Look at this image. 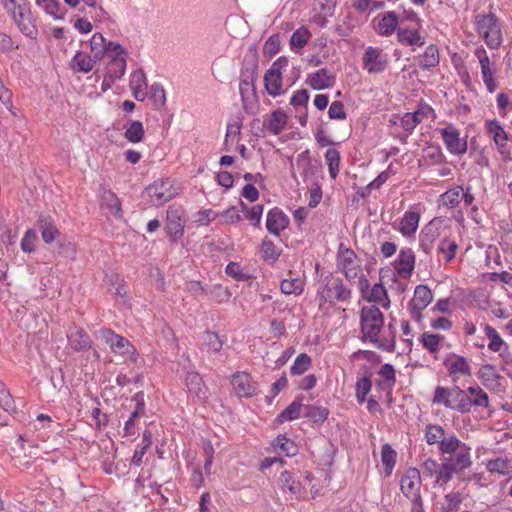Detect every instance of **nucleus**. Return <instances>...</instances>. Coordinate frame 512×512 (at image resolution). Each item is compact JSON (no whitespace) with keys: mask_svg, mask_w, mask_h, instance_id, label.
Listing matches in <instances>:
<instances>
[{"mask_svg":"<svg viewBox=\"0 0 512 512\" xmlns=\"http://www.w3.org/2000/svg\"><path fill=\"white\" fill-rule=\"evenodd\" d=\"M99 333L101 339L110 346L114 353L120 355H130V359L133 362L136 361V349L128 339L116 334L111 329H101Z\"/></svg>","mask_w":512,"mask_h":512,"instance_id":"6","label":"nucleus"},{"mask_svg":"<svg viewBox=\"0 0 512 512\" xmlns=\"http://www.w3.org/2000/svg\"><path fill=\"white\" fill-rule=\"evenodd\" d=\"M356 258V254L351 249L346 248L339 251L338 264L349 282H355L360 272V265Z\"/></svg>","mask_w":512,"mask_h":512,"instance_id":"11","label":"nucleus"},{"mask_svg":"<svg viewBox=\"0 0 512 512\" xmlns=\"http://www.w3.org/2000/svg\"><path fill=\"white\" fill-rule=\"evenodd\" d=\"M98 60L99 59H95L94 56L91 57L86 53L77 52L73 58V67L80 72L88 73L94 68L95 63Z\"/></svg>","mask_w":512,"mask_h":512,"instance_id":"35","label":"nucleus"},{"mask_svg":"<svg viewBox=\"0 0 512 512\" xmlns=\"http://www.w3.org/2000/svg\"><path fill=\"white\" fill-rule=\"evenodd\" d=\"M329 415V410L325 407L305 405L303 407V416L314 421L323 423Z\"/></svg>","mask_w":512,"mask_h":512,"instance_id":"37","label":"nucleus"},{"mask_svg":"<svg viewBox=\"0 0 512 512\" xmlns=\"http://www.w3.org/2000/svg\"><path fill=\"white\" fill-rule=\"evenodd\" d=\"M360 324L364 338H368L381 349L390 352L394 351L395 331L391 323L388 325L389 330L392 332L391 339H379V333L384 324L383 315L379 308L376 306L363 307L360 313Z\"/></svg>","mask_w":512,"mask_h":512,"instance_id":"1","label":"nucleus"},{"mask_svg":"<svg viewBox=\"0 0 512 512\" xmlns=\"http://www.w3.org/2000/svg\"><path fill=\"white\" fill-rule=\"evenodd\" d=\"M397 38L402 45L423 46L425 44L417 29H398Z\"/></svg>","mask_w":512,"mask_h":512,"instance_id":"31","label":"nucleus"},{"mask_svg":"<svg viewBox=\"0 0 512 512\" xmlns=\"http://www.w3.org/2000/svg\"><path fill=\"white\" fill-rule=\"evenodd\" d=\"M106 40L100 33H95L90 40V49L95 59H101L105 54Z\"/></svg>","mask_w":512,"mask_h":512,"instance_id":"50","label":"nucleus"},{"mask_svg":"<svg viewBox=\"0 0 512 512\" xmlns=\"http://www.w3.org/2000/svg\"><path fill=\"white\" fill-rule=\"evenodd\" d=\"M296 167L304 180L316 173L317 166L313 163L309 150H305L297 155Z\"/></svg>","mask_w":512,"mask_h":512,"instance_id":"26","label":"nucleus"},{"mask_svg":"<svg viewBox=\"0 0 512 512\" xmlns=\"http://www.w3.org/2000/svg\"><path fill=\"white\" fill-rule=\"evenodd\" d=\"M281 291L284 294H301L304 288V283L301 279H284L280 284Z\"/></svg>","mask_w":512,"mask_h":512,"instance_id":"48","label":"nucleus"},{"mask_svg":"<svg viewBox=\"0 0 512 512\" xmlns=\"http://www.w3.org/2000/svg\"><path fill=\"white\" fill-rule=\"evenodd\" d=\"M185 221L181 217L180 208L169 207L167 210L166 231L172 240L182 237Z\"/></svg>","mask_w":512,"mask_h":512,"instance_id":"14","label":"nucleus"},{"mask_svg":"<svg viewBox=\"0 0 512 512\" xmlns=\"http://www.w3.org/2000/svg\"><path fill=\"white\" fill-rule=\"evenodd\" d=\"M255 70L256 64L254 63L251 68H245L241 72L239 91L243 101L249 91H254V81L256 79Z\"/></svg>","mask_w":512,"mask_h":512,"instance_id":"28","label":"nucleus"},{"mask_svg":"<svg viewBox=\"0 0 512 512\" xmlns=\"http://www.w3.org/2000/svg\"><path fill=\"white\" fill-rule=\"evenodd\" d=\"M289 223L287 216L279 209H272L267 214L266 228L275 235L284 230Z\"/></svg>","mask_w":512,"mask_h":512,"instance_id":"19","label":"nucleus"},{"mask_svg":"<svg viewBox=\"0 0 512 512\" xmlns=\"http://www.w3.org/2000/svg\"><path fill=\"white\" fill-rule=\"evenodd\" d=\"M38 241V235L35 230L29 229L26 231L24 237L21 240L20 246L24 253H32L35 251L36 243Z\"/></svg>","mask_w":512,"mask_h":512,"instance_id":"56","label":"nucleus"},{"mask_svg":"<svg viewBox=\"0 0 512 512\" xmlns=\"http://www.w3.org/2000/svg\"><path fill=\"white\" fill-rule=\"evenodd\" d=\"M433 402L443 404L445 407L461 413L469 412L472 407V399L459 387H437Z\"/></svg>","mask_w":512,"mask_h":512,"instance_id":"2","label":"nucleus"},{"mask_svg":"<svg viewBox=\"0 0 512 512\" xmlns=\"http://www.w3.org/2000/svg\"><path fill=\"white\" fill-rule=\"evenodd\" d=\"M421 476L417 468H409L400 480L402 493L415 504L420 503Z\"/></svg>","mask_w":512,"mask_h":512,"instance_id":"7","label":"nucleus"},{"mask_svg":"<svg viewBox=\"0 0 512 512\" xmlns=\"http://www.w3.org/2000/svg\"><path fill=\"white\" fill-rule=\"evenodd\" d=\"M478 33L490 49H497L502 43V32L495 14H478L475 16Z\"/></svg>","mask_w":512,"mask_h":512,"instance_id":"3","label":"nucleus"},{"mask_svg":"<svg viewBox=\"0 0 512 512\" xmlns=\"http://www.w3.org/2000/svg\"><path fill=\"white\" fill-rule=\"evenodd\" d=\"M279 484L283 492L288 491L291 495L297 496L301 490V483L296 480L292 473L284 471L279 477Z\"/></svg>","mask_w":512,"mask_h":512,"instance_id":"33","label":"nucleus"},{"mask_svg":"<svg viewBox=\"0 0 512 512\" xmlns=\"http://www.w3.org/2000/svg\"><path fill=\"white\" fill-rule=\"evenodd\" d=\"M225 272L236 280L244 281L249 278V276L243 272L241 266L236 262H230L226 266Z\"/></svg>","mask_w":512,"mask_h":512,"instance_id":"64","label":"nucleus"},{"mask_svg":"<svg viewBox=\"0 0 512 512\" xmlns=\"http://www.w3.org/2000/svg\"><path fill=\"white\" fill-rule=\"evenodd\" d=\"M445 436V431L440 425H428L426 426L425 438L428 444L439 443Z\"/></svg>","mask_w":512,"mask_h":512,"instance_id":"54","label":"nucleus"},{"mask_svg":"<svg viewBox=\"0 0 512 512\" xmlns=\"http://www.w3.org/2000/svg\"><path fill=\"white\" fill-rule=\"evenodd\" d=\"M351 291L347 289L342 279L333 278L326 285V297L337 301H346L350 298Z\"/></svg>","mask_w":512,"mask_h":512,"instance_id":"20","label":"nucleus"},{"mask_svg":"<svg viewBox=\"0 0 512 512\" xmlns=\"http://www.w3.org/2000/svg\"><path fill=\"white\" fill-rule=\"evenodd\" d=\"M396 456V451L389 444L383 445L381 450V460L385 466V472L387 475L391 474L392 469L395 466Z\"/></svg>","mask_w":512,"mask_h":512,"instance_id":"43","label":"nucleus"},{"mask_svg":"<svg viewBox=\"0 0 512 512\" xmlns=\"http://www.w3.org/2000/svg\"><path fill=\"white\" fill-rule=\"evenodd\" d=\"M126 69V59L125 55H117L112 56L111 60L107 65L106 79H110L111 81H115L116 79H120Z\"/></svg>","mask_w":512,"mask_h":512,"instance_id":"25","label":"nucleus"},{"mask_svg":"<svg viewBox=\"0 0 512 512\" xmlns=\"http://www.w3.org/2000/svg\"><path fill=\"white\" fill-rule=\"evenodd\" d=\"M420 214L416 211H406L403 218L400 221L399 231L405 235L409 236L414 234L419 226Z\"/></svg>","mask_w":512,"mask_h":512,"instance_id":"24","label":"nucleus"},{"mask_svg":"<svg viewBox=\"0 0 512 512\" xmlns=\"http://www.w3.org/2000/svg\"><path fill=\"white\" fill-rule=\"evenodd\" d=\"M310 366L311 358L307 354L301 353L296 357L294 364L291 367V374L301 375L306 372Z\"/></svg>","mask_w":512,"mask_h":512,"instance_id":"55","label":"nucleus"},{"mask_svg":"<svg viewBox=\"0 0 512 512\" xmlns=\"http://www.w3.org/2000/svg\"><path fill=\"white\" fill-rule=\"evenodd\" d=\"M437 236V229L433 226L432 222L422 230L420 234V247L426 254H429L433 249V244Z\"/></svg>","mask_w":512,"mask_h":512,"instance_id":"32","label":"nucleus"},{"mask_svg":"<svg viewBox=\"0 0 512 512\" xmlns=\"http://www.w3.org/2000/svg\"><path fill=\"white\" fill-rule=\"evenodd\" d=\"M475 55L479 60L481 74L487 90L493 93L497 88V83L494 80L495 69H493L491 61L483 47L475 50Z\"/></svg>","mask_w":512,"mask_h":512,"instance_id":"12","label":"nucleus"},{"mask_svg":"<svg viewBox=\"0 0 512 512\" xmlns=\"http://www.w3.org/2000/svg\"><path fill=\"white\" fill-rule=\"evenodd\" d=\"M377 34L388 37L394 33L398 26V17L395 12H386L373 20Z\"/></svg>","mask_w":512,"mask_h":512,"instance_id":"16","label":"nucleus"},{"mask_svg":"<svg viewBox=\"0 0 512 512\" xmlns=\"http://www.w3.org/2000/svg\"><path fill=\"white\" fill-rule=\"evenodd\" d=\"M69 347L75 352L85 351L91 348L92 340L88 333L78 327H72L67 332Z\"/></svg>","mask_w":512,"mask_h":512,"instance_id":"15","label":"nucleus"},{"mask_svg":"<svg viewBox=\"0 0 512 512\" xmlns=\"http://www.w3.org/2000/svg\"><path fill=\"white\" fill-rule=\"evenodd\" d=\"M461 192H463V188L458 186L454 189H450L441 195V200L443 205L448 208L456 207L461 200Z\"/></svg>","mask_w":512,"mask_h":512,"instance_id":"49","label":"nucleus"},{"mask_svg":"<svg viewBox=\"0 0 512 512\" xmlns=\"http://www.w3.org/2000/svg\"><path fill=\"white\" fill-rule=\"evenodd\" d=\"M304 405L300 401H293L287 408H285L279 415L278 420L280 422L284 421H292L297 419L301 411L303 410Z\"/></svg>","mask_w":512,"mask_h":512,"instance_id":"42","label":"nucleus"},{"mask_svg":"<svg viewBox=\"0 0 512 512\" xmlns=\"http://www.w3.org/2000/svg\"><path fill=\"white\" fill-rule=\"evenodd\" d=\"M202 340L208 351L213 353H218L223 346V341L219 338L218 334L212 331H206L202 336Z\"/></svg>","mask_w":512,"mask_h":512,"instance_id":"47","label":"nucleus"},{"mask_svg":"<svg viewBox=\"0 0 512 512\" xmlns=\"http://www.w3.org/2000/svg\"><path fill=\"white\" fill-rule=\"evenodd\" d=\"M307 83L314 90H324L335 84V77L326 68H322L309 75Z\"/></svg>","mask_w":512,"mask_h":512,"instance_id":"18","label":"nucleus"},{"mask_svg":"<svg viewBox=\"0 0 512 512\" xmlns=\"http://www.w3.org/2000/svg\"><path fill=\"white\" fill-rule=\"evenodd\" d=\"M101 203L102 206L110 211V213L114 214L115 216H121V203L116 194L112 191L103 190L101 194Z\"/></svg>","mask_w":512,"mask_h":512,"instance_id":"34","label":"nucleus"},{"mask_svg":"<svg viewBox=\"0 0 512 512\" xmlns=\"http://www.w3.org/2000/svg\"><path fill=\"white\" fill-rule=\"evenodd\" d=\"M458 245L454 240L443 238L437 247V253L444 256L446 263L451 262L455 258Z\"/></svg>","mask_w":512,"mask_h":512,"instance_id":"39","label":"nucleus"},{"mask_svg":"<svg viewBox=\"0 0 512 512\" xmlns=\"http://www.w3.org/2000/svg\"><path fill=\"white\" fill-rule=\"evenodd\" d=\"M130 86L136 100L143 101L146 98L147 82L145 73L142 70H138L132 74Z\"/></svg>","mask_w":512,"mask_h":512,"instance_id":"22","label":"nucleus"},{"mask_svg":"<svg viewBox=\"0 0 512 512\" xmlns=\"http://www.w3.org/2000/svg\"><path fill=\"white\" fill-rule=\"evenodd\" d=\"M288 65L286 57H279L264 75V85L267 93L276 97L282 94V70Z\"/></svg>","mask_w":512,"mask_h":512,"instance_id":"5","label":"nucleus"},{"mask_svg":"<svg viewBox=\"0 0 512 512\" xmlns=\"http://www.w3.org/2000/svg\"><path fill=\"white\" fill-rule=\"evenodd\" d=\"M479 376L486 387L496 388L499 386L500 377L492 365H483L479 370Z\"/></svg>","mask_w":512,"mask_h":512,"instance_id":"36","label":"nucleus"},{"mask_svg":"<svg viewBox=\"0 0 512 512\" xmlns=\"http://www.w3.org/2000/svg\"><path fill=\"white\" fill-rule=\"evenodd\" d=\"M488 131L493 136L497 146L504 147L507 141V134L497 121L488 123Z\"/></svg>","mask_w":512,"mask_h":512,"instance_id":"51","label":"nucleus"},{"mask_svg":"<svg viewBox=\"0 0 512 512\" xmlns=\"http://www.w3.org/2000/svg\"><path fill=\"white\" fill-rule=\"evenodd\" d=\"M440 62L439 50L436 45L426 47L423 55L419 56V66L424 70H430L438 66Z\"/></svg>","mask_w":512,"mask_h":512,"instance_id":"27","label":"nucleus"},{"mask_svg":"<svg viewBox=\"0 0 512 512\" xmlns=\"http://www.w3.org/2000/svg\"><path fill=\"white\" fill-rule=\"evenodd\" d=\"M447 150L455 155L464 154L467 150V142L460 137L459 130L452 124L439 129Z\"/></svg>","mask_w":512,"mask_h":512,"instance_id":"9","label":"nucleus"},{"mask_svg":"<svg viewBox=\"0 0 512 512\" xmlns=\"http://www.w3.org/2000/svg\"><path fill=\"white\" fill-rule=\"evenodd\" d=\"M442 339L443 336L425 332L421 335L420 341L423 347L426 348L430 353H436L440 349V341Z\"/></svg>","mask_w":512,"mask_h":512,"instance_id":"45","label":"nucleus"},{"mask_svg":"<svg viewBox=\"0 0 512 512\" xmlns=\"http://www.w3.org/2000/svg\"><path fill=\"white\" fill-rule=\"evenodd\" d=\"M287 124V115L282 110L274 111L264 122V127L273 135L280 134Z\"/></svg>","mask_w":512,"mask_h":512,"instance_id":"29","label":"nucleus"},{"mask_svg":"<svg viewBox=\"0 0 512 512\" xmlns=\"http://www.w3.org/2000/svg\"><path fill=\"white\" fill-rule=\"evenodd\" d=\"M261 251L265 259H269L272 261H276L280 256V253L277 251L273 242L270 240H263L261 245Z\"/></svg>","mask_w":512,"mask_h":512,"instance_id":"63","label":"nucleus"},{"mask_svg":"<svg viewBox=\"0 0 512 512\" xmlns=\"http://www.w3.org/2000/svg\"><path fill=\"white\" fill-rule=\"evenodd\" d=\"M325 161L332 179H336L339 172L340 153L334 148H329L325 153Z\"/></svg>","mask_w":512,"mask_h":512,"instance_id":"40","label":"nucleus"},{"mask_svg":"<svg viewBox=\"0 0 512 512\" xmlns=\"http://www.w3.org/2000/svg\"><path fill=\"white\" fill-rule=\"evenodd\" d=\"M363 68L370 74L383 72L388 65V57L382 49L368 47L363 55Z\"/></svg>","mask_w":512,"mask_h":512,"instance_id":"8","label":"nucleus"},{"mask_svg":"<svg viewBox=\"0 0 512 512\" xmlns=\"http://www.w3.org/2000/svg\"><path fill=\"white\" fill-rule=\"evenodd\" d=\"M450 372L452 374L470 375L471 368L465 357L457 356L450 366Z\"/></svg>","mask_w":512,"mask_h":512,"instance_id":"59","label":"nucleus"},{"mask_svg":"<svg viewBox=\"0 0 512 512\" xmlns=\"http://www.w3.org/2000/svg\"><path fill=\"white\" fill-rule=\"evenodd\" d=\"M36 225L41 232L43 241L47 244L52 243L60 235L59 230L49 217L41 215Z\"/></svg>","mask_w":512,"mask_h":512,"instance_id":"21","label":"nucleus"},{"mask_svg":"<svg viewBox=\"0 0 512 512\" xmlns=\"http://www.w3.org/2000/svg\"><path fill=\"white\" fill-rule=\"evenodd\" d=\"M146 194L150 204L158 207L173 199L178 194V189L174 186V181L167 178L149 185Z\"/></svg>","mask_w":512,"mask_h":512,"instance_id":"4","label":"nucleus"},{"mask_svg":"<svg viewBox=\"0 0 512 512\" xmlns=\"http://www.w3.org/2000/svg\"><path fill=\"white\" fill-rule=\"evenodd\" d=\"M372 383L370 377H362L356 383V397L360 403L365 401L367 394L370 392Z\"/></svg>","mask_w":512,"mask_h":512,"instance_id":"57","label":"nucleus"},{"mask_svg":"<svg viewBox=\"0 0 512 512\" xmlns=\"http://www.w3.org/2000/svg\"><path fill=\"white\" fill-rule=\"evenodd\" d=\"M274 445L276 448H279L282 452H284L287 456H293L296 454V447L294 445V442L284 435H279L275 439Z\"/></svg>","mask_w":512,"mask_h":512,"instance_id":"58","label":"nucleus"},{"mask_svg":"<svg viewBox=\"0 0 512 512\" xmlns=\"http://www.w3.org/2000/svg\"><path fill=\"white\" fill-rule=\"evenodd\" d=\"M124 137L131 143H139L144 137V128L142 122L134 120L127 126Z\"/></svg>","mask_w":512,"mask_h":512,"instance_id":"38","label":"nucleus"},{"mask_svg":"<svg viewBox=\"0 0 512 512\" xmlns=\"http://www.w3.org/2000/svg\"><path fill=\"white\" fill-rule=\"evenodd\" d=\"M150 94V97L156 106L162 107L165 105L166 96L162 85L157 83L153 84L150 88Z\"/></svg>","mask_w":512,"mask_h":512,"instance_id":"62","label":"nucleus"},{"mask_svg":"<svg viewBox=\"0 0 512 512\" xmlns=\"http://www.w3.org/2000/svg\"><path fill=\"white\" fill-rule=\"evenodd\" d=\"M394 268L400 278L409 279L415 268V255L411 248H403L400 250Z\"/></svg>","mask_w":512,"mask_h":512,"instance_id":"13","label":"nucleus"},{"mask_svg":"<svg viewBox=\"0 0 512 512\" xmlns=\"http://www.w3.org/2000/svg\"><path fill=\"white\" fill-rule=\"evenodd\" d=\"M231 384L235 393L240 397H251L255 394L256 389L248 373L236 372L232 376Z\"/></svg>","mask_w":512,"mask_h":512,"instance_id":"17","label":"nucleus"},{"mask_svg":"<svg viewBox=\"0 0 512 512\" xmlns=\"http://www.w3.org/2000/svg\"><path fill=\"white\" fill-rule=\"evenodd\" d=\"M310 37H311L310 31L306 27L301 26L291 36V39H290L291 48L292 49L303 48L308 43Z\"/></svg>","mask_w":512,"mask_h":512,"instance_id":"44","label":"nucleus"},{"mask_svg":"<svg viewBox=\"0 0 512 512\" xmlns=\"http://www.w3.org/2000/svg\"><path fill=\"white\" fill-rule=\"evenodd\" d=\"M454 473L456 472L454 471L450 463L447 461V459H445L441 465L439 464L438 471L436 474V482L438 483L439 481H442L443 483H447L453 478Z\"/></svg>","mask_w":512,"mask_h":512,"instance_id":"60","label":"nucleus"},{"mask_svg":"<svg viewBox=\"0 0 512 512\" xmlns=\"http://www.w3.org/2000/svg\"><path fill=\"white\" fill-rule=\"evenodd\" d=\"M365 299L368 302L377 303L384 308H388L390 306L387 290L382 282L374 284Z\"/></svg>","mask_w":512,"mask_h":512,"instance_id":"30","label":"nucleus"},{"mask_svg":"<svg viewBox=\"0 0 512 512\" xmlns=\"http://www.w3.org/2000/svg\"><path fill=\"white\" fill-rule=\"evenodd\" d=\"M0 407L7 412L16 413L14 399L2 381H0Z\"/></svg>","mask_w":512,"mask_h":512,"instance_id":"52","label":"nucleus"},{"mask_svg":"<svg viewBox=\"0 0 512 512\" xmlns=\"http://www.w3.org/2000/svg\"><path fill=\"white\" fill-rule=\"evenodd\" d=\"M242 211L245 212V217L250 221V223L254 226H258L261 221L262 213H263V205L257 204L251 207L250 209L244 202H240Z\"/></svg>","mask_w":512,"mask_h":512,"instance_id":"46","label":"nucleus"},{"mask_svg":"<svg viewBox=\"0 0 512 512\" xmlns=\"http://www.w3.org/2000/svg\"><path fill=\"white\" fill-rule=\"evenodd\" d=\"M484 331L486 336L489 338L490 342L488 344V348L492 351L498 352L501 350V347L504 345L502 338L495 328L492 326L486 325L484 327Z\"/></svg>","mask_w":512,"mask_h":512,"instance_id":"53","label":"nucleus"},{"mask_svg":"<svg viewBox=\"0 0 512 512\" xmlns=\"http://www.w3.org/2000/svg\"><path fill=\"white\" fill-rule=\"evenodd\" d=\"M461 445L460 440L456 436L448 438L443 437L440 441L439 449L443 454H450L455 452Z\"/></svg>","mask_w":512,"mask_h":512,"instance_id":"61","label":"nucleus"},{"mask_svg":"<svg viewBox=\"0 0 512 512\" xmlns=\"http://www.w3.org/2000/svg\"><path fill=\"white\" fill-rule=\"evenodd\" d=\"M185 382L189 392L195 394L199 399L206 397V385L199 373L195 371L188 372Z\"/></svg>","mask_w":512,"mask_h":512,"instance_id":"23","label":"nucleus"},{"mask_svg":"<svg viewBox=\"0 0 512 512\" xmlns=\"http://www.w3.org/2000/svg\"><path fill=\"white\" fill-rule=\"evenodd\" d=\"M433 294L426 285H418L415 288L414 296L409 302V310L413 319L420 321L421 311L432 301Z\"/></svg>","mask_w":512,"mask_h":512,"instance_id":"10","label":"nucleus"},{"mask_svg":"<svg viewBox=\"0 0 512 512\" xmlns=\"http://www.w3.org/2000/svg\"><path fill=\"white\" fill-rule=\"evenodd\" d=\"M456 473L471 466L472 461L468 451L459 452L455 457L446 458Z\"/></svg>","mask_w":512,"mask_h":512,"instance_id":"41","label":"nucleus"}]
</instances>
